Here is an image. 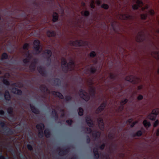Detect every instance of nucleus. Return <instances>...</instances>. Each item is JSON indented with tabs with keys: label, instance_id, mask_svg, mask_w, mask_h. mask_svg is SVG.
Here are the masks:
<instances>
[{
	"label": "nucleus",
	"instance_id": "9d476101",
	"mask_svg": "<svg viewBox=\"0 0 159 159\" xmlns=\"http://www.w3.org/2000/svg\"><path fill=\"white\" fill-rule=\"evenodd\" d=\"M107 104V101H106L102 103L96 110V113L97 114H98L103 111L105 107H106Z\"/></svg>",
	"mask_w": 159,
	"mask_h": 159
},
{
	"label": "nucleus",
	"instance_id": "dca6fc26",
	"mask_svg": "<svg viewBox=\"0 0 159 159\" xmlns=\"http://www.w3.org/2000/svg\"><path fill=\"white\" fill-rule=\"evenodd\" d=\"M122 16L123 19L125 20H131L133 19V16L128 13H125L122 14Z\"/></svg>",
	"mask_w": 159,
	"mask_h": 159
},
{
	"label": "nucleus",
	"instance_id": "a878e982",
	"mask_svg": "<svg viewBox=\"0 0 159 159\" xmlns=\"http://www.w3.org/2000/svg\"><path fill=\"white\" fill-rule=\"evenodd\" d=\"M59 16L57 12H54L52 15V21L56 22L57 21L58 19Z\"/></svg>",
	"mask_w": 159,
	"mask_h": 159
},
{
	"label": "nucleus",
	"instance_id": "37998d69",
	"mask_svg": "<svg viewBox=\"0 0 159 159\" xmlns=\"http://www.w3.org/2000/svg\"><path fill=\"white\" fill-rule=\"evenodd\" d=\"M81 14H83L84 16H88L90 15V12L88 11H85L84 12L82 11Z\"/></svg>",
	"mask_w": 159,
	"mask_h": 159
},
{
	"label": "nucleus",
	"instance_id": "ea45409f",
	"mask_svg": "<svg viewBox=\"0 0 159 159\" xmlns=\"http://www.w3.org/2000/svg\"><path fill=\"white\" fill-rule=\"evenodd\" d=\"M36 66H35L34 65H33L31 64L29 66L31 72L34 71L36 69Z\"/></svg>",
	"mask_w": 159,
	"mask_h": 159
},
{
	"label": "nucleus",
	"instance_id": "8fccbe9b",
	"mask_svg": "<svg viewBox=\"0 0 159 159\" xmlns=\"http://www.w3.org/2000/svg\"><path fill=\"white\" fill-rule=\"evenodd\" d=\"M89 55L90 57H94L96 56V54L95 52L92 51L90 52Z\"/></svg>",
	"mask_w": 159,
	"mask_h": 159
},
{
	"label": "nucleus",
	"instance_id": "473e14b6",
	"mask_svg": "<svg viewBox=\"0 0 159 159\" xmlns=\"http://www.w3.org/2000/svg\"><path fill=\"white\" fill-rule=\"evenodd\" d=\"M108 77L111 80H113L114 81L116 79V75L115 74L110 73Z\"/></svg>",
	"mask_w": 159,
	"mask_h": 159
},
{
	"label": "nucleus",
	"instance_id": "338daca9",
	"mask_svg": "<svg viewBox=\"0 0 159 159\" xmlns=\"http://www.w3.org/2000/svg\"><path fill=\"white\" fill-rule=\"evenodd\" d=\"M133 121V119L132 118H130L127 120L126 121L127 123H128L129 124H130Z\"/></svg>",
	"mask_w": 159,
	"mask_h": 159
},
{
	"label": "nucleus",
	"instance_id": "6e6d98bb",
	"mask_svg": "<svg viewBox=\"0 0 159 159\" xmlns=\"http://www.w3.org/2000/svg\"><path fill=\"white\" fill-rule=\"evenodd\" d=\"M94 158L96 159H98L100 157V155L98 152L97 153H94Z\"/></svg>",
	"mask_w": 159,
	"mask_h": 159
},
{
	"label": "nucleus",
	"instance_id": "f03ea898",
	"mask_svg": "<svg viewBox=\"0 0 159 159\" xmlns=\"http://www.w3.org/2000/svg\"><path fill=\"white\" fill-rule=\"evenodd\" d=\"M0 125L3 128L1 132L4 134L8 136L11 135L14 133V130L7 127L4 122L1 121L0 122Z\"/></svg>",
	"mask_w": 159,
	"mask_h": 159
},
{
	"label": "nucleus",
	"instance_id": "0eeeda50",
	"mask_svg": "<svg viewBox=\"0 0 159 159\" xmlns=\"http://www.w3.org/2000/svg\"><path fill=\"white\" fill-rule=\"evenodd\" d=\"M159 113V109L158 108L153 109L152 112L148 116V117L150 120H155Z\"/></svg>",
	"mask_w": 159,
	"mask_h": 159
},
{
	"label": "nucleus",
	"instance_id": "09e8293b",
	"mask_svg": "<svg viewBox=\"0 0 159 159\" xmlns=\"http://www.w3.org/2000/svg\"><path fill=\"white\" fill-rule=\"evenodd\" d=\"M102 8L105 9H107L109 8V6L106 4L103 3L101 6Z\"/></svg>",
	"mask_w": 159,
	"mask_h": 159
},
{
	"label": "nucleus",
	"instance_id": "5fc2aeb1",
	"mask_svg": "<svg viewBox=\"0 0 159 159\" xmlns=\"http://www.w3.org/2000/svg\"><path fill=\"white\" fill-rule=\"evenodd\" d=\"M105 147V144L104 143H103L101 145L98 147V148L101 150H103L104 149Z\"/></svg>",
	"mask_w": 159,
	"mask_h": 159
},
{
	"label": "nucleus",
	"instance_id": "20e7f679",
	"mask_svg": "<svg viewBox=\"0 0 159 159\" xmlns=\"http://www.w3.org/2000/svg\"><path fill=\"white\" fill-rule=\"evenodd\" d=\"M33 44L34 45V49L36 52V54L40 53L42 50L40 41L38 39L34 40L33 42Z\"/></svg>",
	"mask_w": 159,
	"mask_h": 159
},
{
	"label": "nucleus",
	"instance_id": "6ab92c4d",
	"mask_svg": "<svg viewBox=\"0 0 159 159\" xmlns=\"http://www.w3.org/2000/svg\"><path fill=\"white\" fill-rule=\"evenodd\" d=\"M51 93L53 95L57 97L60 99H63L64 98L63 95L59 92L52 91L51 92Z\"/></svg>",
	"mask_w": 159,
	"mask_h": 159
},
{
	"label": "nucleus",
	"instance_id": "7ed1b4c3",
	"mask_svg": "<svg viewBox=\"0 0 159 159\" xmlns=\"http://www.w3.org/2000/svg\"><path fill=\"white\" fill-rule=\"evenodd\" d=\"M52 55V52L51 50L46 49L43 53V57L47 61V65L49 66L51 62V57Z\"/></svg>",
	"mask_w": 159,
	"mask_h": 159
},
{
	"label": "nucleus",
	"instance_id": "4be33fe9",
	"mask_svg": "<svg viewBox=\"0 0 159 159\" xmlns=\"http://www.w3.org/2000/svg\"><path fill=\"white\" fill-rule=\"evenodd\" d=\"M52 118L54 119L55 120H57L58 118V115L57 111L53 109L52 112Z\"/></svg>",
	"mask_w": 159,
	"mask_h": 159
},
{
	"label": "nucleus",
	"instance_id": "de8ad7c7",
	"mask_svg": "<svg viewBox=\"0 0 159 159\" xmlns=\"http://www.w3.org/2000/svg\"><path fill=\"white\" fill-rule=\"evenodd\" d=\"M29 44L28 43H25L23 45V48L24 50H28L29 49Z\"/></svg>",
	"mask_w": 159,
	"mask_h": 159
},
{
	"label": "nucleus",
	"instance_id": "c756f323",
	"mask_svg": "<svg viewBox=\"0 0 159 159\" xmlns=\"http://www.w3.org/2000/svg\"><path fill=\"white\" fill-rule=\"evenodd\" d=\"M90 92L91 96L94 97L96 94V90L95 88L91 87L90 89Z\"/></svg>",
	"mask_w": 159,
	"mask_h": 159
},
{
	"label": "nucleus",
	"instance_id": "72a5a7b5",
	"mask_svg": "<svg viewBox=\"0 0 159 159\" xmlns=\"http://www.w3.org/2000/svg\"><path fill=\"white\" fill-rule=\"evenodd\" d=\"M143 124L144 126L145 127H149L151 125L150 123L148 121L146 120H144L143 121Z\"/></svg>",
	"mask_w": 159,
	"mask_h": 159
},
{
	"label": "nucleus",
	"instance_id": "c03bdc74",
	"mask_svg": "<svg viewBox=\"0 0 159 159\" xmlns=\"http://www.w3.org/2000/svg\"><path fill=\"white\" fill-rule=\"evenodd\" d=\"M72 97L70 95H66L65 97V100L66 101L68 102L72 100Z\"/></svg>",
	"mask_w": 159,
	"mask_h": 159
},
{
	"label": "nucleus",
	"instance_id": "a18cd8bd",
	"mask_svg": "<svg viewBox=\"0 0 159 159\" xmlns=\"http://www.w3.org/2000/svg\"><path fill=\"white\" fill-rule=\"evenodd\" d=\"M85 130H86L87 132V133L89 134L91 133L92 132V130L89 127L85 128L84 131Z\"/></svg>",
	"mask_w": 159,
	"mask_h": 159
},
{
	"label": "nucleus",
	"instance_id": "0e129e2a",
	"mask_svg": "<svg viewBox=\"0 0 159 159\" xmlns=\"http://www.w3.org/2000/svg\"><path fill=\"white\" fill-rule=\"evenodd\" d=\"M93 153H98V149L97 148H95L93 149Z\"/></svg>",
	"mask_w": 159,
	"mask_h": 159
},
{
	"label": "nucleus",
	"instance_id": "ddd939ff",
	"mask_svg": "<svg viewBox=\"0 0 159 159\" xmlns=\"http://www.w3.org/2000/svg\"><path fill=\"white\" fill-rule=\"evenodd\" d=\"M39 73L43 76H46L47 75V72L45 70H44L43 67L41 66H39L37 68Z\"/></svg>",
	"mask_w": 159,
	"mask_h": 159
},
{
	"label": "nucleus",
	"instance_id": "49530a36",
	"mask_svg": "<svg viewBox=\"0 0 159 159\" xmlns=\"http://www.w3.org/2000/svg\"><path fill=\"white\" fill-rule=\"evenodd\" d=\"M154 54L155 56H157V58L159 59V51H153L152 53V55H153V54Z\"/></svg>",
	"mask_w": 159,
	"mask_h": 159
},
{
	"label": "nucleus",
	"instance_id": "bf43d9fd",
	"mask_svg": "<svg viewBox=\"0 0 159 159\" xmlns=\"http://www.w3.org/2000/svg\"><path fill=\"white\" fill-rule=\"evenodd\" d=\"M94 1H92V3L90 4V7L92 9H94L95 8V6L94 4Z\"/></svg>",
	"mask_w": 159,
	"mask_h": 159
},
{
	"label": "nucleus",
	"instance_id": "c85d7f7f",
	"mask_svg": "<svg viewBox=\"0 0 159 159\" xmlns=\"http://www.w3.org/2000/svg\"><path fill=\"white\" fill-rule=\"evenodd\" d=\"M40 89L42 92H44L46 91H48V89L44 85H41L40 86Z\"/></svg>",
	"mask_w": 159,
	"mask_h": 159
},
{
	"label": "nucleus",
	"instance_id": "13d9d810",
	"mask_svg": "<svg viewBox=\"0 0 159 159\" xmlns=\"http://www.w3.org/2000/svg\"><path fill=\"white\" fill-rule=\"evenodd\" d=\"M159 123V121L158 120H156L154 122V123L153 124L154 127H157Z\"/></svg>",
	"mask_w": 159,
	"mask_h": 159
},
{
	"label": "nucleus",
	"instance_id": "c9c22d12",
	"mask_svg": "<svg viewBox=\"0 0 159 159\" xmlns=\"http://www.w3.org/2000/svg\"><path fill=\"white\" fill-rule=\"evenodd\" d=\"M70 67H72L73 68V70L74 69V67L75 66V64L74 61L71 60L69 62Z\"/></svg>",
	"mask_w": 159,
	"mask_h": 159
},
{
	"label": "nucleus",
	"instance_id": "680f3d73",
	"mask_svg": "<svg viewBox=\"0 0 159 159\" xmlns=\"http://www.w3.org/2000/svg\"><path fill=\"white\" fill-rule=\"evenodd\" d=\"M143 98V96L141 95H139L137 97V99L139 100H142Z\"/></svg>",
	"mask_w": 159,
	"mask_h": 159
},
{
	"label": "nucleus",
	"instance_id": "79ce46f5",
	"mask_svg": "<svg viewBox=\"0 0 159 159\" xmlns=\"http://www.w3.org/2000/svg\"><path fill=\"white\" fill-rule=\"evenodd\" d=\"M68 64L66 60L64 58H62L61 59V66L68 65Z\"/></svg>",
	"mask_w": 159,
	"mask_h": 159
},
{
	"label": "nucleus",
	"instance_id": "9b49d317",
	"mask_svg": "<svg viewBox=\"0 0 159 159\" xmlns=\"http://www.w3.org/2000/svg\"><path fill=\"white\" fill-rule=\"evenodd\" d=\"M11 92L14 94L21 96L22 94V92L20 89H19L15 87L12 88Z\"/></svg>",
	"mask_w": 159,
	"mask_h": 159
},
{
	"label": "nucleus",
	"instance_id": "7c9ffc66",
	"mask_svg": "<svg viewBox=\"0 0 159 159\" xmlns=\"http://www.w3.org/2000/svg\"><path fill=\"white\" fill-rule=\"evenodd\" d=\"M89 66H91L89 68V71L90 73L92 74H94L97 71L96 68L92 66L91 65H90Z\"/></svg>",
	"mask_w": 159,
	"mask_h": 159
},
{
	"label": "nucleus",
	"instance_id": "4d7b16f0",
	"mask_svg": "<svg viewBox=\"0 0 159 159\" xmlns=\"http://www.w3.org/2000/svg\"><path fill=\"white\" fill-rule=\"evenodd\" d=\"M87 138L86 139V142L87 143L89 144L90 142V138L89 137L88 135H87Z\"/></svg>",
	"mask_w": 159,
	"mask_h": 159
},
{
	"label": "nucleus",
	"instance_id": "6e6552de",
	"mask_svg": "<svg viewBox=\"0 0 159 159\" xmlns=\"http://www.w3.org/2000/svg\"><path fill=\"white\" fill-rule=\"evenodd\" d=\"M146 39V35L142 31L139 32L136 36V40L138 42H142L145 40Z\"/></svg>",
	"mask_w": 159,
	"mask_h": 159
},
{
	"label": "nucleus",
	"instance_id": "864d4df0",
	"mask_svg": "<svg viewBox=\"0 0 159 159\" xmlns=\"http://www.w3.org/2000/svg\"><path fill=\"white\" fill-rule=\"evenodd\" d=\"M66 122L69 125H71L72 124L73 121L71 119L68 120L66 121Z\"/></svg>",
	"mask_w": 159,
	"mask_h": 159
},
{
	"label": "nucleus",
	"instance_id": "5701e85b",
	"mask_svg": "<svg viewBox=\"0 0 159 159\" xmlns=\"http://www.w3.org/2000/svg\"><path fill=\"white\" fill-rule=\"evenodd\" d=\"M54 85L57 86H60L61 84V81L58 78H55L53 80Z\"/></svg>",
	"mask_w": 159,
	"mask_h": 159
},
{
	"label": "nucleus",
	"instance_id": "774afa93",
	"mask_svg": "<svg viewBox=\"0 0 159 159\" xmlns=\"http://www.w3.org/2000/svg\"><path fill=\"white\" fill-rule=\"evenodd\" d=\"M4 114H5V112L3 110H0V115H4Z\"/></svg>",
	"mask_w": 159,
	"mask_h": 159
},
{
	"label": "nucleus",
	"instance_id": "cd10ccee",
	"mask_svg": "<svg viewBox=\"0 0 159 159\" xmlns=\"http://www.w3.org/2000/svg\"><path fill=\"white\" fill-rule=\"evenodd\" d=\"M100 132L99 131H96L92 134L93 137L95 139H99L100 137Z\"/></svg>",
	"mask_w": 159,
	"mask_h": 159
},
{
	"label": "nucleus",
	"instance_id": "58836bf2",
	"mask_svg": "<svg viewBox=\"0 0 159 159\" xmlns=\"http://www.w3.org/2000/svg\"><path fill=\"white\" fill-rule=\"evenodd\" d=\"M8 59V55L7 54L6 52H4L3 53L2 55V60L4 59Z\"/></svg>",
	"mask_w": 159,
	"mask_h": 159
},
{
	"label": "nucleus",
	"instance_id": "b1692460",
	"mask_svg": "<svg viewBox=\"0 0 159 159\" xmlns=\"http://www.w3.org/2000/svg\"><path fill=\"white\" fill-rule=\"evenodd\" d=\"M4 97L6 100L9 101L10 100L11 97L9 91L8 90H6L5 92Z\"/></svg>",
	"mask_w": 159,
	"mask_h": 159
},
{
	"label": "nucleus",
	"instance_id": "3c124183",
	"mask_svg": "<svg viewBox=\"0 0 159 159\" xmlns=\"http://www.w3.org/2000/svg\"><path fill=\"white\" fill-rule=\"evenodd\" d=\"M23 63L25 64V66L28 64L30 62L29 59H28L27 58H26L23 59Z\"/></svg>",
	"mask_w": 159,
	"mask_h": 159
},
{
	"label": "nucleus",
	"instance_id": "e433bc0d",
	"mask_svg": "<svg viewBox=\"0 0 159 159\" xmlns=\"http://www.w3.org/2000/svg\"><path fill=\"white\" fill-rule=\"evenodd\" d=\"M25 56L26 57H27L26 58H27L28 59H29L30 61L32 58L33 56L32 54L30 53L29 51H28L25 53Z\"/></svg>",
	"mask_w": 159,
	"mask_h": 159
},
{
	"label": "nucleus",
	"instance_id": "e2e57ef3",
	"mask_svg": "<svg viewBox=\"0 0 159 159\" xmlns=\"http://www.w3.org/2000/svg\"><path fill=\"white\" fill-rule=\"evenodd\" d=\"M37 63V61L36 59H34V61L32 62L31 64L34 65L35 66H36V65Z\"/></svg>",
	"mask_w": 159,
	"mask_h": 159
},
{
	"label": "nucleus",
	"instance_id": "423d86ee",
	"mask_svg": "<svg viewBox=\"0 0 159 159\" xmlns=\"http://www.w3.org/2000/svg\"><path fill=\"white\" fill-rule=\"evenodd\" d=\"M36 128L39 130L38 135L39 138H42L43 137V130L44 129L45 126L42 123H40L37 124L36 126Z\"/></svg>",
	"mask_w": 159,
	"mask_h": 159
},
{
	"label": "nucleus",
	"instance_id": "2f4dec72",
	"mask_svg": "<svg viewBox=\"0 0 159 159\" xmlns=\"http://www.w3.org/2000/svg\"><path fill=\"white\" fill-rule=\"evenodd\" d=\"M143 134V132L141 130H139L137 131L135 134H133L132 136L133 137H135L136 136L140 137Z\"/></svg>",
	"mask_w": 159,
	"mask_h": 159
},
{
	"label": "nucleus",
	"instance_id": "f704fd0d",
	"mask_svg": "<svg viewBox=\"0 0 159 159\" xmlns=\"http://www.w3.org/2000/svg\"><path fill=\"white\" fill-rule=\"evenodd\" d=\"M1 78H3L2 82L3 84L6 85H10V83L7 80L5 79V77L2 76Z\"/></svg>",
	"mask_w": 159,
	"mask_h": 159
},
{
	"label": "nucleus",
	"instance_id": "052dcab7",
	"mask_svg": "<svg viewBox=\"0 0 159 159\" xmlns=\"http://www.w3.org/2000/svg\"><path fill=\"white\" fill-rule=\"evenodd\" d=\"M0 159H9L8 158H7L5 157L2 155V153H0Z\"/></svg>",
	"mask_w": 159,
	"mask_h": 159
},
{
	"label": "nucleus",
	"instance_id": "1a4fd4ad",
	"mask_svg": "<svg viewBox=\"0 0 159 159\" xmlns=\"http://www.w3.org/2000/svg\"><path fill=\"white\" fill-rule=\"evenodd\" d=\"M70 44L74 46H83L85 45V42L82 40H76L74 41H70Z\"/></svg>",
	"mask_w": 159,
	"mask_h": 159
},
{
	"label": "nucleus",
	"instance_id": "aec40b11",
	"mask_svg": "<svg viewBox=\"0 0 159 159\" xmlns=\"http://www.w3.org/2000/svg\"><path fill=\"white\" fill-rule=\"evenodd\" d=\"M98 123L100 125V128L102 130L104 129V125L103 121V120L102 118H99L98 119Z\"/></svg>",
	"mask_w": 159,
	"mask_h": 159
},
{
	"label": "nucleus",
	"instance_id": "412c9836",
	"mask_svg": "<svg viewBox=\"0 0 159 159\" xmlns=\"http://www.w3.org/2000/svg\"><path fill=\"white\" fill-rule=\"evenodd\" d=\"M69 151V148H65L63 150H62L60 151L59 153V154L60 156L65 155Z\"/></svg>",
	"mask_w": 159,
	"mask_h": 159
},
{
	"label": "nucleus",
	"instance_id": "4468645a",
	"mask_svg": "<svg viewBox=\"0 0 159 159\" xmlns=\"http://www.w3.org/2000/svg\"><path fill=\"white\" fill-rule=\"evenodd\" d=\"M63 71L65 73H67L69 70L72 71L73 68L72 67H70L68 64L62 66Z\"/></svg>",
	"mask_w": 159,
	"mask_h": 159
},
{
	"label": "nucleus",
	"instance_id": "f8f14e48",
	"mask_svg": "<svg viewBox=\"0 0 159 159\" xmlns=\"http://www.w3.org/2000/svg\"><path fill=\"white\" fill-rule=\"evenodd\" d=\"M86 122L87 125L90 127H93V121L89 116H87L85 118Z\"/></svg>",
	"mask_w": 159,
	"mask_h": 159
},
{
	"label": "nucleus",
	"instance_id": "39448f33",
	"mask_svg": "<svg viewBox=\"0 0 159 159\" xmlns=\"http://www.w3.org/2000/svg\"><path fill=\"white\" fill-rule=\"evenodd\" d=\"M79 94L81 98L86 102L90 99V96L84 90L81 89H80L79 91Z\"/></svg>",
	"mask_w": 159,
	"mask_h": 159
},
{
	"label": "nucleus",
	"instance_id": "f3484780",
	"mask_svg": "<svg viewBox=\"0 0 159 159\" xmlns=\"http://www.w3.org/2000/svg\"><path fill=\"white\" fill-rule=\"evenodd\" d=\"M135 77L132 75H129L127 76L125 78V80L133 84H136V82L135 80Z\"/></svg>",
	"mask_w": 159,
	"mask_h": 159
},
{
	"label": "nucleus",
	"instance_id": "69168bd1",
	"mask_svg": "<svg viewBox=\"0 0 159 159\" xmlns=\"http://www.w3.org/2000/svg\"><path fill=\"white\" fill-rule=\"evenodd\" d=\"M136 121H134L133 122H132L130 125V127L131 128L133 127L134 125L136 124Z\"/></svg>",
	"mask_w": 159,
	"mask_h": 159
},
{
	"label": "nucleus",
	"instance_id": "bb28decb",
	"mask_svg": "<svg viewBox=\"0 0 159 159\" xmlns=\"http://www.w3.org/2000/svg\"><path fill=\"white\" fill-rule=\"evenodd\" d=\"M44 133L45 136L47 138H49L51 135V131L48 129H45Z\"/></svg>",
	"mask_w": 159,
	"mask_h": 159
},
{
	"label": "nucleus",
	"instance_id": "393cba45",
	"mask_svg": "<svg viewBox=\"0 0 159 159\" xmlns=\"http://www.w3.org/2000/svg\"><path fill=\"white\" fill-rule=\"evenodd\" d=\"M47 34L48 37H54L56 36V34L54 30H48L47 32Z\"/></svg>",
	"mask_w": 159,
	"mask_h": 159
},
{
	"label": "nucleus",
	"instance_id": "a19ab883",
	"mask_svg": "<svg viewBox=\"0 0 159 159\" xmlns=\"http://www.w3.org/2000/svg\"><path fill=\"white\" fill-rule=\"evenodd\" d=\"M7 112L9 115H12L13 114V109L12 107H9L7 109Z\"/></svg>",
	"mask_w": 159,
	"mask_h": 159
},
{
	"label": "nucleus",
	"instance_id": "a211bd4d",
	"mask_svg": "<svg viewBox=\"0 0 159 159\" xmlns=\"http://www.w3.org/2000/svg\"><path fill=\"white\" fill-rule=\"evenodd\" d=\"M128 100L127 98H125L124 100L121 101L120 103L121 105L119 107V109L120 111H122L124 108V105L128 102Z\"/></svg>",
	"mask_w": 159,
	"mask_h": 159
},
{
	"label": "nucleus",
	"instance_id": "f257e3e1",
	"mask_svg": "<svg viewBox=\"0 0 159 159\" xmlns=\"http://www.w3.org/2000/svg\"><path fill=\"white\" fill-rule=\"evenodd\" d=\"M136 4H134L132 6V8L134 10H137L139 7L141 8L143 11L145 10H147L146 13L144 14H141L140 15L141 19L143 20H145L149 15L153 16L155 14V12L153 9H150L148 10L149 6L148 4H146L145 6L143 7L144 4L141 0H137L136 1Z\"/></svg>",
	"mask_w": 159,
	"mask_h": 159
},
{
	"label": "nucleus",
	"instance_id": "2eb2a0df",
	"mask_svg": "<svg viewBox=\"0 0 159 159\" xmlns=\"http://www.w3.org/2000/svg\"><path fill=\"white\" fill-rule=\"evenodd\" d=\"M30 109L32 112L36 114H39L40 113L39 110L35 107L34 106L31 104H30Z\"/></svg>",
	"mask_w": 159,
	"mask_h": 159
},
{
	"label": "nucleus",
	"instance_id": "4c0bfd02",
	"mask_svg": "<svg viewBox=\"0 0 159 159\" xmlns=\"http://www.w3.org/2000/svg\"><path fill=\"white\" fill-rule=\"evenodd\" d=\"M84 110L81 107H80L78 109V113L79 116H81L83 115Z\"/></svg>",
	"mask_w": 159,
	"mask_h": 159
},
{
	"label": "nucleus",
	"instance_id": "603ef678",
	"mask_svg": "<svg viewBox=\"0 0 159 159\" xmlns=\"http://www.w3.org/2000/svg\"><path fill=\"white\" fill-rule=\"evenodd\" d=\"M27 147L28 149L30 151H32L33 150V148L32 146L30 144H28L27 145Z\"/></svg>",
	"mask_w": 159,
	"mask_h": 159
}]
</instances>
